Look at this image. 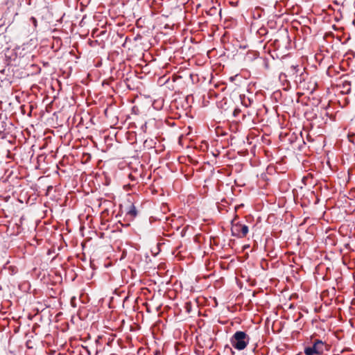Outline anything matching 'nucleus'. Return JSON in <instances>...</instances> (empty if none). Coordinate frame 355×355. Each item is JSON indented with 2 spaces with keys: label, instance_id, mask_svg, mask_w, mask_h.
Here are the masks:
<instances>
[{
  "label": "nucleus",
  "instance_id": "f257e3e1",
  "mask_svg": "<svg viewBox=\"0 0 355 355\" xmlns=\"http://www.w3.org/2000/svg\"><path fill=\"white\" fill-rule=\"evenodd\" d=\"M250 342L249 336L244 331H236L230 338L231 345L237 350L244 349Z\"/></svg>",
  "mask_w": 355,
  "mask_h": 355
},
{
  "label": "nucleus",
  "instance_id": "f03ea898",
  "mask_svg": "<svg viewBox=\"0 0 355 355\" xmlns=\"http://www.w3.org/2000/svg\"><path fill=\"white\" fill-rule=\"evenodd\" d=\"M238 218V215L235 214L234 218L231 221L232 235L239 239L245 238L248 233V227L246 225L237 221Z\"/></svg>",
  "mask_w": 355,
  "mask_h": 355
},
{
  "label": "nucleus",
  "instance_id": "7ed1b4c3",
  "mask_svg": "<svg viewBox=\"0 0 355 355\" xmlns=\"http://www.w3.org/2000/svg\"><path fill=\"white\" fill-rule=\"evenodd\" d=\"M325 348V343L320 340H316L311 347H306L304 352L306 355H322Z\"/></svg>",
  "mask_w": 355,
  "mask_h": 355
},
{
  "label": "nucleus",
  "instance_id": "20e7f679",
  "mask_svg": "<svg viewBox=\"0 0 355 355\" xmlns=\"http://www.w3.org/2000/svg\"><path fill=\"white\" fill-rule=\"evenodd\" d=\"M299 71L298 65H292L286 70V74L288 77L291 78H295L297 77V73Z\"/></svg>",
  "mask_w": 355,
  "mask_h": 355
},
{
  "label": "nucleus",
  "instance_id": "39448f33",
  "mask_svg": "<svg viewBox=\"0 0 355 355\" xmlns=\"http://www.w3.org/2000/svg\"><path fill=\"white\" fill-rule=\"evenodd\" d=\"M126 216L130 219H133L137 216V210L133 204H131L128 208L126 211Z\"/></svg>",
  "mask_w": 355,
  "mask_h": 355
},
{
  "label": "nucleus",
  "instance_id": "423d86ee",
  "mask_svg": "<svg viewBox=\"0 0 355 355\" xmlns=\"http://www.w3.org/2000/svg\"><path fill=\"white\" fill-rule=\"evenodd\" d=\"M241 98L242 105L245 107H249L252 105L253 101L250 98L243 96Z\"/></svg>",
  "mask_w": 355,
  "mask_h": 355
},
{
  "label": "nucleus",
  "instance_id": "0eeeda50",
  "mask_svg": "<svg viewBox=\"0 0 355 355\" xmlns=\"http://www.w3.org/2000/svg\"><path fill=\"white\" fill-rule=\"evenodd\" d=\"M30 21L32 22V24H33V26L35 27H37V19L35 17H31L30 18Z\"/></svg>",
  "mask_w": 355,
  "mask_h": 355
},
{
  "label": "nucleus",
  "instance_id": "6e6552de",
  "mask_svg": "<svg viewBox=\"0 0 355 355\" xmlns=\"http://www.w3.org/2000/svg\"><path fill=\"white\" fill-rule=\"evenodd\" d=\"M288 77V75L286 73H281L279 75V79L284 80L286 78Z\"/></svg>",
  "mask_w": 355,
  "mask_h": 355
},
{
  "label": "nucleus",
  "instance_id": "1a4fd4ad",
  "mask_svg": "<svg viewBox=\"0 0 355 355\" xmlns=\"http://www.w3.org/2000/svg\"><path fill=\"white\" fill-rule=\"evenodd\" d=\"M239 112H240V110L239 109H235L234 111V115L236 116V115L239 114Z\"/></svg>",
  "mask_w": 355,
  "mask_h": 355
},
{
  "label": "nucleus",
  "instance_id": "9d476101",
  "mask_svg": "<svg viewBox=\"0 0 355 355\" xmlns=\"http://www.w3.org/2000/svg\"><path fill=\"white\" fill-rule=\"evenodd\" d=\"M315 85H316V83H314V87H315ZM312 90H315V87H313Z\"/></svg>",
  "mask_w": 355,
  "mask_h": 355
},
{
  "label": "nucleus",
  "instance_id": "9b49d317",
  "mask_svg": "<svg viewBox=\"0 0 355 355\" xmlns=\"http://www.w3.org/2000/svg\"><path fill=\"white\" fill-rule=\"evenodd\" d=\"M345 84L348 86L350 85L349 83H346Z\"/></svg>",
  "mask_w": 355,
  "mask_h": 355
}]
</instances>
